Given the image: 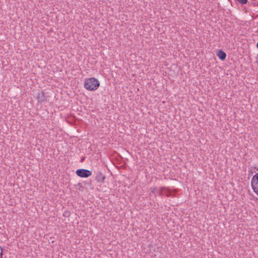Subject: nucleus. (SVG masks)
<instances>
[{
	"label": "nucleus",
	"instance_id": "f257e3e1",
	"mask_svg": "<svg viewBox=\"0 0 258 258\" xmlns=\"http://www.w3.org/2000/svg\"><path fill=\"white\" fill-rule=\"evenodd\" d=\"M100 86L99 81L95 78H90L86 79L84 82V87L89 91H95Z\"/></svg>",
	"mask_w": 258,
	"mask_h": 258
},
{
	"label": "nucleus",
	"instance_id": "f03ea898",
	"mask_svg": "<svg viewBox=\"0 0 258 258\" xmlns=\"http://www.w3.org/2000/svg\"><path fill=\"white\" fill-rule=\"evenodd\" d=\"M251 185L253 191L258 196V172L252 176L251 180Z\"/></svg>",
	"mask_w": 258,
	"mask_h": 258
},
{
	"label": "nucleus",
	"instance_id": "7ed1b4c3",
	"mask_svg": "<svg viewBox=\"0 0 258 258\" xmlns=\"http://www.w3.org/2000/svg\"><path fill=\"white\" fill-rule=\"evenodd\" d=\"M76 174L81 177L87 178L92 174V172L85 169H79L76 171Z\"/></svg>",
	"mask_w": 258,
	"mask_h": 258
},
{
	"label": "nucleus",
	"instance_id": "20e7f679",
	"mask_svg": "<svg viewBox=\"0 0 258 258\" xmlns=\"http://www.w3.org/2000/svg\"><path fill=\"white\" fill-rule=\"evenodd\" d=\"M105 178V176L103 175L101 172H100V171L97 172L95 176V179L97 181V182L100 183H104Z\"/></svg>",
	"mask_w": 258,
	"mask_h": 258
},
{
	"label": "nucleus",
	"instance_id": "39448f33",
	"mask_svg": "<svg viewBox=\"0 0 258 258\" xmlns=\"http://www.w3.org/2000/svg\"><path fill=\"white\" fill-rule=\"evenodd\" d=\"M218 57L222 60H224L226 57V53L222 50H219L217 53Z\"/></svg>",
	"mask_w": 258,
	"mask_h": 258
},
{
	"label": "nucleus",
	"instance_id": "423d86ee",
	"mask_svg": "<svg viewBox=\"0 0 258 258\" xmlns=\"http://www.w3.org/2000/svg\"><path fill=\"white\" fill-rule=\"evenodd\" d=\"M37 98L39 102H43L45 100V96L43 92L37 94Z\"/></svg>",
	"mask_w": 258,
	"mask_h": 258
},
{
	"label": "nucleus",
	"instance_id": "0eeeda50",
	"mask_svg": "<svg viewBox=\"0 0 258 258\" xmlns=\"http://www.w3.org/2000/svg\"><path fill=\"white\" fill-rule=\"evenodd\" d=\"M71 213L69 211H66L63 213V216L64 217H69Z\"/></svg>",
	"mask_w": 258,
	"mask_h": 258
},
{
	"label": "nucleus",
	"instance_id": "6e6552de",
	"mask_svg": "<svg viewBox=\"0 0 258 258\" xmlns=\"http://www.w3.org/2000/svg\"><path fill=\"white\" fill-rule=\"evenodd\" d=\"M241 5H244L247 3V0H236Z\"/></svg>",
	"mask_w": 258,
	"mask_h": 258
},
{
	"label": "nucleus",
	"instance_id": "1a4fd4ad",
	"mask_svg": "<svg viewBox=\"0 0 258 258\" xmlns=\"http://www.w3.org/2000/svg\"><path fill=\"white\" fill-rule=\"evenodd\" d=\"M151 189L152 193H153V194L155 195V196H156V191H157L156 188L155 187H151Z\"/></svg>",
	"mask_w": 258,
	"mask_h": 258
},
{
	"label": "nucleus",
	"instance_id": "9d476101",
	"mask_svg": "<svg viewBox=\"0 0 258 258\" xmlns=\"http://www.w3.org/2000/svg\"><path fill=\"white\" fill-rule=\"evenodd\" d=\"M3 256V251H2L0 253V258H2Z\"/></svg>",
	"mask_w": 258,
	"mask_h": 258
},
{
	"label": "nucleus",
	"instance_id": "9b49d317",
	"mask_svg": "<svg viewBox=\"0 0 258 258\" xmlns=\"http://www.w3.org/2000/svg\"><path fill=\"white\" fill-rule=\"evenodd\" d=\"M159 196H161L162 195V191H159Z\"/></svg>",
	"mask_w": 258,
	"mask_h": 258
},
{
	"label": "nucleus",
	"instance_id": "f8f14e48",
	"mask_svg": "<svg viewBox=\"0 0 258 258\" xmlns=\"http://www.w3.org/2000/svg\"><path fill=\"white\" fill-rule=\"evenodd\" d=\"M256 46H257V47L258 48V42H257V44H256Z\"/></svg>",
	"mask_w": 258,
	"mask_h": 258
},
{
	"label": "nucleus",
	"instance_id": "ddd939ff",
	"mask_svg": "<svg viewBox=\"0 0 258 258\" xmlns=\"http://www.w3.org/2000/svg\"><path fill=\"white\" fill-rule=\"evenodd\" d=\"M83 160H84V159H82L81 160V162H82V161H83Z\"/></svg>",
	"mask_w": 258,
	"mask_h": 258
},
{
	"label": "nucleus",
	"instance_id": "4468645a",
	"mask_svg": "<svg viewBox=\"0 0 258 258\" xmlns=\"http://www.w3.org/2000/svg\"><path fill=\"white\" fill-rule=\"evenodd\" d=\"M83 160H84V159H82L81 160V162H82V161H83Z\"/></svg>",
	"mask_w": 258,
	"mask_h": 258
}]
</instances>
